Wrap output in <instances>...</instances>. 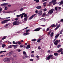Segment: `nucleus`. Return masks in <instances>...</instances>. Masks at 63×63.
<instances>
[{
  "mask_svg": "<svg viewBox=\"0 0 63 63\" xmlns=\"http://www.w3.org/2000/svg\"><path fill=\"white\" fill-rule=\"evenodd\" d=\"M4 62H10V59L9 58H4L3 60Z\"/></svg>",
  "mask_w": 63,
  "mask_h": 63,
  "instance_id": "nucleus-1",
  "label": "nucleus"
},
{
  "mask_svg": "<svg viewBox=\"0 0 63 63\" xmlns=\"http://www.w3.org/2000/svg\"><path fill=\"white\" fill-rule=\"evenodd\" d=\"M60 40H57L54 42V44L55 46H57V44L60 43Z\"/></svg>",
  "mask_w": 63,
  "mask_h": 63,
  "instance_id": "nucleus-2",
  "label": "nucleus"
},
{
  "mask_svg": "<svg viewBox=\"0 0 63 63\" xmlns=\"http://www.w3.org/2000/svg\"><path fill=\"white\" fill-rule=\"evenodd\" d=\"M13 52H11L8 53L6 55V56H11L13 54Z\"/></svg>",
  "mask_w": 63,
  "mask_h": 63,
  "instance_id": "nucleus-3",
  "label": "nucleus"
},
{
  "mask_svg": "<svg viewBox=\"0 0 63 63\" xmlns=\"http://www.w3.org/2000/svg\"><path fill=\"white\" fill-rule=\"evenodd\" d=\"M21 24L20 22H17V21H15L13 23V25H18V24Z\"/></svg>",
  "mask_w": 63,
  "mask_h": 63,
  "instance_id": "nucleus-4",
  "label": "nucleus"
},
{
  "mask_svg": "<svg viewBox=\"0 0 63 63\" xmlns=\"http://www.w3.org/2000/svg\"><path fill=\"white\" fill-rule=\"evenodd\" d=\"M53 11H54V9H51L50 10L48 11V14H50L51 15L53 13Z\"/></svg>",
  "mask_w": 63,
  "mask_h": 63,
  "instance_id": "nucleus-5",
  "label": "nucleus"
},
{
  "mask_svg": "<svg viewBox=\"0 0 63 63\" xmlns=\"http://www.w3.org/2000/svg\"><path fill=\"white\" fill-rule=\"evenodd\" d=\"M36 14H34L32 15V16H31V17H30V18H29V20H31V19H32V18H33V17H34V16H36Z\"/></svg>",
  "mask_w": 63,
  "mask_h": 63,
  "instance_id": "nucleus-6",
  "label": "nucleus"
},
{
  "mask_svg": "<svg viewBox=\"0 0 63 63\" xmlns=\"http://www.w3.org/2000/svg\"><path fill=\"white\" fill-rule=\"evenodd\" d=\"M56 0H52V1L53 3V5H55V4H57V3H56V2H56Z\"/></svg>",
  "mask_w": 63,
  "mask_h": 63,
  "instance_id": "nucleus-7",
  "label": "nucleus"
},
{
  "mask_svg": "<svg viewBox=\"0 0 63 63\" xmlns=\"http://www.w3.org/2000/svg\"><path fill=\"white\" fill-rule=\"evenodd\" d=\"M41 29V28H38L37 29H35L34 30V31H40V29Z\"/></svg>",
  "mask_w": 63,
  "mask_h": 63,
  "instance_id": "nucleus-8",
  "label": "nucleus"
},
{
  "mask_svg": "<svg viewBox=\"0 0 63 63\" xmlns=\"http://www.w3.org/2000/svg\"><path fill=\"white\" fill-rule=\"evenodd\" d=\"M38 14L39 15H42L43 13L42 12V11L41 10H40L39 11H38Z\"/></svg>",
  "mask_w": 63,
  "mask_h": 63,
  "instance_id": "nucleus-9",
  "label": "nucleus"
},
{
  "mask_svg": "<svg viewBox=\"0 0 63 63\" xmlns=\"http://www.w3.org/2000/svg\"><path fill=\"white\" fill-rule=\"evenodd\" d=\"M22 15H24V17H26L27 16V15L26 14H25V13H24L22 14Z\"/></svg>",
  "mask_w": 63,
  "mask_h": 63,
  "instance_id": "nucleus-10",
  "label": "nucleus"
},
{
  "mask_svg": "<svg viewBox=\"0 0 63 63\" xmlns=\"http://www.w3.org/2000/svg\"><path fill=\"white\" fill-rule=\"evenodd\" d=\"M8 3H2L0 4V6H6L8 5Z\"/></svg>",
  "mask_w": 63,
  "mask_h": 63,
  "instance_id": "nucleus-11",
  "label": "nucleus"
},
{
  "mask_svg": "<svg viewBox=\"0 0 63 63\" xmlns=\"http://www.w3.org/2000/svg\"><path fill=\"white\" fill-rule=\"evenodd\" d=\"M63 50V49L62 48H61L59 50H58L57 51V52H61V51L62 50Z\"/></svg>",
  "mask_w": 63,
  "mask_h": 63,
  "instance_id": "nucleus-12",
  "label": "nucleus"
},
{
  "mask_svg": "<svg viewBox=\"0 0 63 63\" xmlns=\"http://www.w3.org/2000/svg\"><path fill=\"white\" fill-rule=\"evenodd\" d=\"M7 23V22H6V21L5 20L1 22V24H3V23Z\"/></svg>",
  "mask_w": 63,
  "mask_h": 63,
  "instance_id": "nucleus-13",
  "label": "nucleus"
},
{
  "mask_svg": "<svg viewBox=\"0 0 63 63\" xmlns=\"http://www.w3.org/2000/svg\"><path fill=\"white\" fill-rule=\"evenodd\" d=\"M28 57L27 56V55H24L23 56V59H26Z\"/></svg>",
  "mask_w": 63,
  "mask_h": 63,
  "instance_id": "nucleus-14",
  "label": "nucleus"
},
{
  "mask_svg": "<svg viewBox=\"0 0 63 63\" xmlns=\"http://www.w3.org/2000/svg\"><path fill=\"white\" fill-rule=\"evenodd\" d=\"M31 47L29 45H28L26 47V48L27 49H28V48H30Z\"/></svg>",
  "mask_w": 63,
  "mask_h": 63,
  "instance_id": "nucleus-15",
  "label": "nucleus"
},
{
  "mask_svg": "<svg viewBox=\"0 0 63 63\" xmlns=\"http://www.w3.org/2000/svg\"><path fill=\"white\" fill-rule=\"evenodd\" d=\"M50 55H49V56L46 59L47 60H48L50 59Z\"/></svg>",
  "mask_w": 63,
  "mask_h": 63,
  "instance_id": "nucleus-16",
  "label": "nucleus"
},
{
  "mask_svg": "<svg viewBox=\"0 0 63 63\" xmlns=\"http://www.w3.org/2000/svg\"><path fill=\"white\" fill-rule=\"evenodd\" d=\"M24 8H26L25 7H24L23 8H22L20 9V12H22L23 11V10H24Z\"/></svg>",
  "mask_w": 63,
  "mask_h": 63,
  "instance_id": "nucleus-17",
  "label": "nucleus"
},
{
  "mask_svg": "<svg viewBox=\"0 0 63 63\" xmlns=\"http://www.w3.org/2000/svg\"><path fill=\"white\" fill-rule=\"evenodd\" d=\"M60 26V25L59 24L57 26V27H56V28L55 29V30H57L58 28Z\"/></svg>",
  "mask_w": 63,
  "mask_h": 63,
  "instance_id": "nucleus-18",
  "label": "nucleus"
},
{
  "mask_svg": "<svg viewBox=\"0 0 63 63\" xmlns=\"http://www.w3.org/2000/svg\"><path fill=\"white\" fill-rule=\"evenodd\" d=\"M29 32H28L27 33H24L23 34V35L24 36H26L27 35H29Z\"/></svg>",
  "mask_w": 63,
  "mask_h": 63,
  "instance_id": "nucleus-19",
  "label": "nucleus"
},
{
  "mask_svg": "<svg viewBox=\"0 0 63 63\" xmlns=\"http://www.w3.org/2000/svg\"><path fill=\"white\" fill-rule=\"evenodd\" d=\"M46 5H47V2H46L44 3L43 4V5L44 7H46Z\"/></svg>",
  "mask_w": 63,
  "mask_h": 63,
  "instance_id": "nucleus-20",
  "label": "nucleus"
},
{
  "mask_svg": "<svg viewBox=\"0 0 63 63\" xmlns=\"http://www.w3.org/2000/svg\"><path fill=\"white\" fill-rule=\"evenodd\" d=\"M41 8L42 7L41 6H37L36 7V9H41Z\"/></svg>",
  "mask_w": 63,
  "mask_h": 63,
  "instance_id": "nucleus-21",
  "label": "nucleus"
},
{
  "mask_svg": "<svg viewBox=\"0 0 63 63\" xmlns=\"http://www.w3.org/2000/svg\"><path fill=\"white\" fill-rule=\"evenodd\" d=\"M54 34V33H53V32H52L50 34L51 37H52V36H53V35Z\"/></svg>",
  "mask_w": 63,
  "mask_h": 63,
  "instance_id": "nucleus-22",
  "label": "nucleus"
},
{
  "mask_svg": "<svg viewBox=\"0 0 63 63\" xmlns=\"http://www.w3.org/2000/svg\"><path fill=\"white\" fill-rule=\"evenodd\" d=\"M46 16V13H43V15H42V17H44Z\"/></svg>",
  "mask_w": 63,
  "mask_h": 63,
  "instance_id": "nucleus-23",
  "label": "nucleus"
},
{
  "mask_svg": "<svg viewBox=\"0 0 63 63\" xmlns=\"http://www.w3.org/2000/svg\"><path fill=\"white\" fill-rule=\"evenodd\" d=\"M7 38V36H3V37L2 38V40H4V39H5Z\"/></svg>",
  "mask_w": 63,
  "mask_h": 63,
  "instance_id": "nucleus-24",
  "label": "nucleus"
},
{
  "mask_svg": "<svg viewBox=\"0 0 63 63\" xmlns=\"http://www.w3.org/2000/svg\"><path fill=\"white\" fill-rule=\"evenodd\" d=\"M12 46L13 47H14V48H16V47L18 46L17 45H12Z\"/></svg>",
  "mask_w": 63,
  "mask_h": 63,
  "instance_id": "nucleus-25",
  "label": "nucleus"
},
{
  "mask_svg": "<svg viewBox=\"0 0 63 63\" xmlns=\"http://www.w3.org/2000/svg\"><path fill=\"white\" fill-rule=\"evenodd\" d=\"M2 46L3 48H4V47H6V45L5 44H3L2 45Z\"/></svg>",
  "mask_w": 63,
  "mask_h": 63,
  "instance_id": "nucleus-26",
  "label": "nucleus"
},
{
  "mask_svg": "<svg viewBox=\"0 0 63 63\" xmlns=\"http://www.w3.org/2000/svg\"><path fill=\"white\" fill-rule=\"evenodd\" d=\"M60 34H57L56 35L55 37L56 38H58V36Z\"/></svg>",
  "mask_w": 63,
  "mask_h": 63,
  "instance_id": "nucleus-27",
  "label": "nucleus"
},
{
  "mask_svg": "<svg viewBox=\"0 0 63 63\" xmlns=\"http://www.w3.org/2000/svg\"><path fill=\"white\" fill-rule=\"evenodd\" d=\"M58 54L57 53H54V55L55 56H57V55H58Z\"/></svg>",
  "mask_w": 63,
  "mask_h": 63,
  "instance_id": "nucleus-28",
  "label": "nucleus"
},
{
  "mask_svg": "<svg viewBox=\"0 0 63 63\" xmlns=\"http://www.w3.org/2000/svg\"><path fill=\"white\" fill-rule=\"evenodd\" d=\"M24 21H27V17H25L24 19Z\"/></svg>",
  "mask_w": 63,
  "mask_h": 63,
  "instance_id": "nucleus-29",
  "label": "nucleus"
},
{
  "mask_svg": "<svg viewBox=\"0 0 63 63\" xmlns=\"http://www.w3.org/2000/svg\"><path fill=\"white\" fill-rule=\"evenodd\" d=\"M23 55H26L27 54H26V52L25 51H23Z\"/></svg>",
  "mask_w": 63,
  "mask_h": 63,
  "instance_id": "nucleus-30",
  "label": "nucleus"
},
{
  "mask_svg": "<svg viewBox=\"0 0 63 63\" xmlns=\"http://www.w3.org/2000/svg\"><path fill=\"white\" fill-rule=\"evenodd\" d=\"M34 1H35L36 3H39V0H34Z\"/></svg>",
  "mask_w": 63,
  "mask_h": 63,
  "instance_id": "nucleus-31",
  "label": "nucleus"
},
{
  "mask_svg": "<svg viewBox=\"0 0 63 63\" xmlns=\"http://www.w3.org/2000/svg\"><path fill=\"white\" fill-rule=\"evenodd\" d=\"M52 56H53V55H50V58L51 59H53V58L52 57Z\"/></svg>",
  "mask_w": 63,
  "mask_h": 63,
  "instance_id": "nucleus-32",
  "label": "nucleus"
},
{
  "mask_svg": "<svg viewBox=\"0 0 63 63\" xmlns=\"http://www.w3.org/2000/svg\"><path fill=\"white\" fill-rule=\"evenodd\" d=\"M8 48H12V45H10L8 47Z\"/></svg>",
  "mask_w": 63,
  "mask_h": 63,
  "instance_id": "nucleus-33",
  "label": "nucleus"
},
{
  "mask_svg": "<svg viewBox=\"0 0 63 63\" xmlns=\"http://www.w3.org/2000/svg\"><path fill=\"white\" fill-rule=\"evenodd\" d=\"M51 26V27H55V25H54V24L52 25Z\"/></svg>",
  "mask_w": 63,
  "mask_h": 63,
  "instance_id": "nucleus-34",
  "label": "nucleus"
},
{
  "mask_svg": "<svg viewBox=\"0 0 63 63\" xmlns=\"http://www.w3.org/2000/svg\"><path fill=\"white\" fill-rule=\"evenodd\" d=\"M24 46H23V45L22 44H21L20 45V47H23Z\"/></svg>",
  "mask_w": 63,
  "mask_h": 63,
  "instance_id": "nucleus-35",
  "label": "nucleus"
},
{
  "mask_svg": "<svg viewBox=\"0 0 63 63\" xmlns=\"http://www.w3.org/2000/svg\"><path fill=\"white\" fill-rule=\"evenodd\" d=\"M16 50H17L18 52H20V51H21V50L19 49H17Z\"/></svg>",
  "mask_w": 63,
  "mask_h": 63,
  "instance_id": "nucleus-36",
  "label": "nucleus"
},
{
  "mask_svg": "<svg viewBox=\"0 0 63 63\" xmlns=\"http://www.w3.org/2000/svg\"><path fill=\"white\" fill-rule=\"evenodd\" d=\"M29 31H30V30H26V33H28V32H29Z\"/></svg>",
  "mask_w": 63,
  "mask_h": 63,
  "instance_id": "nucleus-37",
  "label": "nucleus"
},
{
  "mask_svg": "<svg viewBox=\"0 0 63 63\" xmlns=\"http://www.w3.org/2000/svg\"><path fill=\"white\" fill-rule=\"evenodd\" d=\"M63 4V0H62L61 1L59 5H61V4Z\"/></svg>",
  "mask_w": 63,
  "mask_h": 63,
  "instance_id": "nucleus-38",
  "label": "nucleus"
},
{
  "mask_svg": "<svg viewBox=\"0 0 63 63\" xmlns=\"http://www.w3.org/2000/svg\"><path fill=\"white\" fill-rule=\"evenodd\" d=\"M22 16V14H20L19 15H17L16 16H17V17H19V16Z\"/></svg>",
  "mask_w": 63,
  "mask_h": 63,
  "instance_id": "nucleus-39",
  "label": "nucleus"
},
{
  "mask_svg": "<svg viewBox=\"0 0 63 63\" xmlns=\"http://www.w3.org/2000/svg\"><path fill=\"white\" fill-rule=\"evenodd\" d=\"M4 8H5V10H7L8 9V8L6 6L4 7Z\"/></svg>",
  "mask_w": 63,
  "mask_h": 63,
  "instance_id": "nucleus-40",
  "label": "nucleus"
},
{
  "mask_svg": "<svg viewBox=\"0 0 63 63\" xmlns=\"http://www.w3.org/2000/svg\"><path fill=\"white\" fill-rule=\"evenodd\" d=\"M41 40V39H39L37 40V42L38 43H40V41Z\"/></svg>",
  "mask_w": 63,
  "mask_h": 63,
  "instance_id": "nucleus-41",
  "label": "nucleus"
},
{
  "mask_svg": "<svg viewBox=\"0 0 63 63\" xmlns=\"http://www.w3.org/2000/svg\"><path fill=\"white\" fill-rule=\"evenodd\" d=\"M61 45H59L57 46V47H58V48H59V47H61Z\"/></svg>",
  "mask_w": 63,
  "mask_h": 63,
  "instance_id": "nucleus-42",
  "label": "nucleus"
},
{
  "mask_svg": "<svg viewBox=\"0 0 63 63\" xmlns=\"http://www.w3.org/2000/svg\"><path fill=\"white\" fill-rule=\"evenodd\" d=\"M36 39H32V42H34V41H36Z\"/></svg>",
  "mask_w": 63,
  "mask_h": 63,
  "instance_id": "nucleus-43",
  "label": "nucleus"
},
{
  "mask_svg": "<svg viewBox=\"0 0 63 63\" xmlns=\"http://www.w3.org/2000/svg\"><path fill=\"white\" fill-rule=\"evenodd\" d=\"M43 10L44 12H46L47 11V9L46 8H45Z\"/></svg>",
  "mask_w": 63,
  "mask_h": 63,
  "instance_id": "nucleus-44",
  "label": "nucleus"
},
{
  "mask_svg": "<svg viewBox=\"0 0 63 63\" xmlns=\"http://www.w3.org/2000/svg\"><path fill=\"white\" fill-rule=\"evenodd\" d=\"M48 0H42V2H45V1H47Z\"/></svg>",
  "mask_w": 63,
  "mask_h": 63,
  "instance_id": "nucleus-45",
  "label": "nucleus"
},
{
  "mask_svg": "<svg viewBox=\"0 0 63 63\" xmlns=\"http://www.w3.org/2000/svg\"><path fill=\"white\" fill-rule=\"evenodd\" d=\"M53 3V2H52V1L51 2H50L49 3V4L50 5H51V4H52V3Z\"/></svg>",
  "mask_w": 63,
  "mask_h": 63,
  "instance_id": "nucleus-46",
  "label": "nucleus"
},
{
  "mask_svg": "<svg viewBox=\"0 0 63 63\" xmlns=\"http://www.w3.org/2000/svg\"><path fill=\"white\" fill-rule=\"evenodd\" d=\"M35 13L36 14H38V10H36L35 11Z\"/></svg>",
  "mask_w": 63,
  "mask_h": 63,
  "instance_id": "nucleus-47",
  "label": "nucleus"
},
{
  "mask_svg": "<svg viewBox=\"0 0 63 63\" xmlns=\"http://www.w3.org/2000/svg\"><path fill=\"white\" fill-rule=\"evenodd\" d=\"M21 32H22V31H20L19 32H16V33H20Z\"/></svg>",
  "mask_w": 63,
  "mask_h": 63,
  "instance_id": "nucleus-48",
  "label": "nucleus"
},
{
  "mask_svg": "<svg viewBox=\"0 0 63 63\" xmlns=\"http://www.w3.org/2000/svg\"><path fill=\"white\" fill-rule=\"evenodd\" d=\"M31 57H34V54H33L31 55Z\"/></svg>",
  "mask_w": 63,
  "mask_h": 63,
  "instance_id": "nucleus-49",
  "label": "nucleus"
},
{
  "mask_svg": "<svg viewBox=\"0 0 63 63\" xmlns=\"http://www.w3.org/2000/svg\"><path fill=\"white\" fill-rule=\"evenodd\" d=\"M38 49H41V47H40L39 46L38 47Z\"/></svg>",
  "mask_w": 63,
  "mask_h": 63,
  "instance_id": "nucleus-50",
  "label": "nucleus"
},
{
  "mask_svg": "<svg viewBox=\"0 0 63 63\" xmlns=\"http://www.w3.org/2000/svg\"><path fill=\"white\" fill-rule=\"evenodd\" d=\"M18 19V18H16L15 19V20H17Z\"/></svg>",
  "mask_w": 63,
  "mask_h": 63,
  "instance_id": "nucleus-51",
  "label": "nucleus"
},
{
  "mask_svg": "<svg viewBox=\"0 0 63 63\" xmlns=\"http://www.w3.org/2000/svg\"><path fill=\"white\" fill-rule=\"evenodd\" d=\"M55 10L56 11H57V7H55Z\"/></svg>",
  "mask_w": 63,
  "mask_h": 63,
  "instance_id": "nucleus-52",
  "label": "nucleus"
},
{
  "mask_svg": "<svg viewBox=\"0 0 63 63\" xmlns=\"http://www.w3.org/2000/svg\"><path fill=\"white\" fill-rule=\"evenodd\" d=\"M13 56L14 57H16V54H14L13 55Z\"/></svg>",
  "mask_w": 63,
  "mask_h": 63,
  "instance_id": "nucleus-53",
  "label": "nucleus"
},
{
  "mask_svg": "<svg viewBox=\"0 0 63 63\" xmlns=\"http://www.w3.org/2000/svg\"><path fill=\"white\" fill-rule=\"evenodd\" d=\"M8 7H11V4H9L8 5Z\"/></svg>",
  "mask_w": 63,
  "mask_h": 63,
  "instance_id": "nucleus-54",
  "label": "nucleus"
},
{
  "mask_svg": "<svg viewBox=\"0 0 63 63\" xmlns=\"http://www.w3.org/2000/svg\"><path fill=\"white\" fill-rule=\"evenodd\" d=\"M6 20V22L7 21H9L10 20V19H8V20Z\"/></svg>",
  "mask_w": 63,
  "mask_h": 63,
  "instance_id": "nucleus-55",
  "label": "nucleus"
},
{
  "mask_svg": "<svg viewBox=\"0 0 63 63\" xmlns=\"http://www.w3.org/2000/svg\"><path fill=\"white\" fill-rule=\"evenodd\" d=\"M9 25V24H7L5 26V27H6V26H8Z\"/></svg>",
  "mask_w": 63,
  "mask_h": 63,
  "instance_id": "nucleus-56",
  "label": "nucleus"
},
{
  "mask_svg": "<svg viewBox=\"0 0 63 63\" xmlns=\"http://www.w3.org/2000/svg\"><path fill=\"white\" fill-rule=\"evenodd\" d=\"M9 13V12H5V11H3V14H6V13Z\"/></svg>",
  "mask_w": 63,
  "mask_h": 63,
  "instance_id": "nucleus-57",
  "label": "nucleus"
},
{
  "mask_svg": "<svg viewBox=\"0 0 63 63\" xmlns=\"http://www.w3.org/2000/svg\"><path fill=\"white\" fill-rule=\"evenodd\" d=\"M36 57L38 59H39V56L38 55H37L36 56Z\"/></svg>",
  "mask_w": 63,
  "mask_h": 63,
  "instance_id": "nucleus-58",
  "label": "nucleus"
},
{
  "mask_svg": "<svg viewBox=\"0 0 63 63\" xmlns=\"http://www.w3.org/2000/svg\"><path fill=\"white\" fill-rule=\"evenodd\" d=\"M9 18H10V17H6V18H5V19H9Z\"/></svg>",
  "mask_w": 63,
  "mask_h": 63,
  "instance_id": "nucleus-59",
  "label": "nucleus"
},
{
  "mask_svg": "<svg viewBox=\"0 0 63 63\" xmlns=\"http://www.w3.org/2000/svg\"><path fill=\"white\" fill-rule=\"evenodd\" d=\"M30 60L31 61H33V60H34L32 59H30Z\"/></svg>",
  "mask_w": 63,
  "mask_h": 63,
  "instance_id": "nucleus-60",
  "label": "nucleus"
},
{
  "mask_svg": "<svg viewBox=\"0 0 63 63\" xmlns=\"http://www.w3.org/2000/svg\"><path fill=\"white\" fill-rule=\"evenodd\" d=\"M2 10V8L0 9V13H1Z\"/></svg>",
  "mask_w": 63,
  "mask_h": 63,
  "instance_id": "nucleus-61",
  "label": "nucleus"
},
{
  "mask_svg": "<svg viewBox=\"0 0 63 63\" xmlns=\"http://www.w3.org/2000/svg\"><path fill=\"white\" fill-rule=\"evenodd\" d=\"M18 45H20L21 44V43L18 42Z\"/></svg>",
  "mask_w": 63,
  "mask_h": 63,
  "instance_id": "nucleus-62",
  "label": "nucleus"
},
{
  "mask_svg": "<svg viewBox=\"0 0 63 63\" xmlns=\"http://www.w3.org/2000/svg\"><path fill=\"white\" fill-rule=\"evenodd\" d=\"M61 22H63V19H61L60 21Z\"/></svg>",
  "mask_w": 63,
  "mask_h": 63,
  "instance_id": "nucleus-63",
  "label": "nucleus"
},
{
  "mask_svg": "<svg viewBox=\"0 0 63 63\" xmlns=\"http://www.w3.org/2000/svg\"><path fill=\"white\" fill-rule=\"evenodd\" d=\"M49 29V28H47V30H46V31H48V30Z\"/></svg>",
  "mask_w": 63,
  "mask_h": 63,
  "instance_id": "nucleus-64",
  "label": "nucleus"
}]
</instances>
